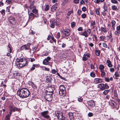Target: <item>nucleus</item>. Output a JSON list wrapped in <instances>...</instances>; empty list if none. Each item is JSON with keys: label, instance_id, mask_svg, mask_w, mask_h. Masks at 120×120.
I'll use <instances>...</instances> for the list:
<instances>
[{"label": "nucleus", "instance_id": "f257e3e1", "mask_svg": "<svg viewBox=\"0 0 120 120\" xmlns=\"http://www.w3.org/2000/svg\"><path fill=\"white\" fill-rule=\"evenodd\" d=\"M30 92L28 89L26 88H23L19 89L17 92V94L22 98H26L30 94Z\"/></svg>", "mask_w": 120, "mask_h": 120}, {"label": "nucleus", "instance_id": "9b49d317", "mask_svg": "<svg viewBox=\"0 0 120 120\" xmlns=\"http://www.w3.org/2000/svg\"><path fill=\"white\" fill-rule=\"evenodd\" d=\"M102 82V79L99 78H95L94 81V83L96 84L101 83Z\"/></svg>", "mask_w": 120, "mask_h": 120}, {"label": "nucleus", "instance_id": "c03bdc74", "mask_svg": "<svg viewBox=\"0 0 120 120\" xmlns=\"http://www.w3.org/2000/svg\"><path fill=\"white\" fill-rule=\"evenodd\" d=\"M35 61V59L34 58H30L29 59V61L31 62H33Z\"/></svg>", "mask_w": 120, "mask_h": 120}, {"label": "nucleus", "instance_id": "b1692460", "mask_svg": "<svg viewBox=\"0 0 120 120\" xmlns=\"http://www.w3.org/2000/svg\"><path fill=\"white\" fill-rule=\"evenodd\" d=\"M99 68L101 71L104 70V67L103 65L101 64L99 66Z\"/></svg>", "mask_w": 120, "mask_h": 120}, {"label": "nucleus", "instance_id": "4468645a", "mask_svg": "<svg viewBox=\"0 0 120 120\" xmlns=\"http://www.w3.org/2000/svg\"><path fill=\"white\" fill-rule=\"evenodd\" d=\"M57 3H56L54 5L52 6L51 8V11L52 12H54L55 11L57 8Z\"/></svg>", "mask_w": 120, "mask_h": 120}, {"label": "nucleus", "instance_id": "bf43d9fd", "mask_svg": "<svg viewBox=\"0 0 120 120\" xmlns=\"http://www.w3.org/2000/svg\"><path fill=\"white\" fill-rule=\"evenodd\" d=\"M112 36V34L111 33H110V34L108 36V38L109 39H110L111 38Z\"/></svg>", "mask_w": 120, "mask_h": 120}, {"label": "nucleus", "instance_id": "423d86ee", "mask_svg": "<svg viewBox=\"0 0 120 120\" xmlns=\"http://www.w3.org/2000/svg\"><path fill=\"white\" fill-rule=\"evenodd\" d=\"M62 32L66 36H68L70 34V31L68 29L63 30Z\"/></svg>", "mask_w": 120, "mask_h": 120}, {"label": "nucleus", "instance_id": "aec40b11", "mask_svg": "<svg viewBox=\"0 0 120 120\" xmlns=\"http://www.w3.org/2000/svg\"><path fill=\"white\" fill-rule=\"evenodd\" d=\"M56 114L57 118L63 115L62 113L60 112H58L57 113H56Z\"/></svg>", "mask_w": 120, "mask_h": 120}, {"label": "nucleus", "instance_id": "49530a36", "mask_svg": "<svg viewBox=\"0 0 120 120\" xmlns=\"http://www.w3.org/2000/svg\"><path fill=\"white\" fill-rule=\"evenodd\" d=\"M87 60V58L86 57L85 55H83L82 58V60L83 61H86Z\"/></svg>", "mask_w": 120, "mask_h": 120}, {"label": "nucleus", "instance_id": "09e8293b", "mask_svg": "<svg viewBox=\"0 0 120 120\" xmlns=\"http://www.w3.org/2000/svg\"><path fill=\"white\" fill-rule=\"evenodd\" d=\"M35 65L34 64L33 65V66L30 68V70L31 71H32L34 70L35 69Z\"/></svg>", "mask_w": 120, "mask_h": 120}, {"label": "nucleus", "instance_id": "ea45409f", "mask_svg": "<svg viewBox=\"0 0 120 120\" xmlns=\"http://www.w3.org/2000/svg\"><path fill=\"white\" fill-rule=\"evenodd\" d=\"M8 51L10 52H11L12 51V50L10 47L8 45Z\"/></svg>", "mask_w": 120, "mask_h": 120}, {"label": "nucleus", "instance_id": "2eb2a0df", "mask_svg": "<svg viewBox=\"0 0 120 120\" xmlns=\"http://www.w3.org/2000/svg\"><path fill=\"white\" fill-rule=\"evenodd\" d=\"M70 120H74V117L73 116V113L70 112L68 114Z\"/></svg>", "mask_w": 120, "mask_h": 120}, {"label": "nucleus", "instance_id": "a18cd8bd", "mask_svg": "<svg viewBox=\"0 0 120 120\" xmlns=\"http://www.w3.org/2000/svg\"><path fill=\"white\" fill-rule=\"evenodd\" d=\"M71 26L72 27H74L75 25V23L74 22H71Z\"/></svg>", "mask_w": 120, "mask_h": 120}, {"label": "nucleus", "instance_id": "dca6fc26", "mask_svg": "<svg viewBox=\"0 0 120 120\" xmlns=\"http://www.w3.org/2000/svg\"><path fill=\"white\" fill-rule=\"evenodd\" d=\"M109 104L112 106H113L114 107H115L116 105V104L115 102L113 101H111L109 102Z\"/></svg>", "mask_w": 120, "mask_h": 120}, {"label": "nucleus", "instance_id": "e2e57ef3", "mask_svg": "<svg viewBox=\"0 0 120 120\" xmlns=\"http://www.w3.org/2000/svg\"><path fill=\"white\" fill-rule=\"evenodd\" d=\"M49 53V52H47L45 54H43L42 56H47L48 55Z\"/></svg>", "mask_w": 120, "mask_h": 120}, {"label": "nucleus", "instance_id": "2f4dec72", "mask_svg": "<svg viewBox=\"0 0 120 120\" xmlns=\"http://www.w3.org/2000/svg\"><path fill=\"white\" fill-rule=\"evenodd\" d=\"M90 75L91 77L93 78H94L95 76V74L94 72H91L90 73Z\"/></svg>", "mask_w": 120, "mask_h": 120}, {"label": "nucleus", "instance_id": "20e7f679", "mask_svg": "<svg viewBox=\"0 0 120 120\" xmlns=\"http://www.w3.org/2000/svg\"><path fill=\"white\" fill-rule=\"evenodd\" d=\"M49 95L48 94H45V99L47 101H50L52 100V96L53 93H51Z\"/></svg>", "mask_w": 120, "mask_h": 120}, {"label": "nucleus", "instance_id": "a19ab883", "mask_svg": "<svg viewBox=\"0 0 120 120\" xmlns=\"http://www.w3.org/2000/svg\"><path fill=\"white\" fill-rule=\"evenodd\" d=\"M111 23L112 24V27H113L116 24V22L115 21L113 20L111 22Z\"/></svg>", "mask_w": 120, "mask_h": 120}, {"label": "nucleus", "instance_id": "7c9ffc66", "mask_svg": "<svg viewBox=\"0 0 120 120\" xmlns=\"http://www.w3.org/2000/svg\"><path fill=\"white\" fill-rule=\"evenodd\" d=\"M10 115H8L6 116L4 120H10Z\"/></svg>", "mask_w": 120, "mask_h": 120}, {"label": "nucleus", "instance_id": "864d4df0", "mask_svg": "<svg viewBox=\"0 0 120 120\" xmlns=\"http://www.w3.org/2000/svg\"><path fill=\"white\" fill-rule=\"evenodd\" d=\"M102 45L105 48H106L107 47V45L104 43H102Z\"/></svg>", "mask_w": 120, "mask_h": 120}, {"label": "nucleus", "instance_id": "ddd939ff", "mask_svg": "<svg viewBox=\"0 0 120 120\" xmlns=\"http://www.w3.org/2000/svg\"><path fill=\"white\" fill-rule=\"evenodd\" d=\"M104 84L103 83H101L98 85L97 86L98 88H100V89L101 90H105Z\"/></svg>", "mask_w": 120, "mask_h": 120}, {"label": "nucleus", "instance_id": "6e6552de", "mask_svg": "<svg viewBox=\"0 0 120 120\" xmlns=\"http://www.w3.org/2000/svg\"><path fill=\"white\" fill-rule=\"evenodd\" d=\"M51 60V58L49 56L47 57L43 61V64L47 65L49 64V61Z\"/></svg>", "mask_w": 120, "mask_h": 120}, {"label": "nucleus", "instance_id": "79ce46f5", "mask_svg": "<svg viewBox=\"0 0 120 120\" xmlns=\"http://www.w3.org/2000/svg\"><path fill=\"white\" fill-rule=\"evenodd\" d=\"M82 11L80 10H78L77 12V14L79 15H80L82 13Z\"/></svg>", "mask_w": 120, "mask_h": 120}, {"label": "nucleus", "instance_id": "4c0bfd02", "mask_svg": "<svg viewBox=\"0 0 120 120\" xmlns=\"http://www.w3.org/2000/svg\"><path fill=\"white\" fill-rule=\"evenodd\" d=\"M49 7L48 5H47L45 9V11H47L49 9Z\"/></svg>", "mask_w": 120, "mask_h": 120}, {"label": "nucleus", "instance_id": "5701e85b", "mask_svg": "<svg viewBox=\"0 0 120 120\" xmlns=\"http://www.w3.org/2000/svg\"><path fill=\"white\" fill-rule=\"evenodd\" d=\"M114 75L115 76V78L116 79H118V77H119V75L118 74V72L117 71L114 74Z\"/></svg>", "mask_w": 120, "mask_h": 120}, {"label": "nucleus", "instance_id": "a211bd4d", "mask_svg": "<svg viewBox=\"0 0 120 120\" xmlns=\"http://www.w3.org/2000/svg\"><path fill=\"white\" fill-rule=\"evenodd\" d=\"M79 34L80 35H82L83 36H84L86 37H87L88 36L87 33L86 31L82 32L81 34H80L79 33Z\"/></svg>", "mask_w": 120, "mask_h": 120}, {"label": "nucleus", "instance_id": "a878e982", "mask_svg": "<svg viewBox=\"0 0 120 120\" xmlns=\"http://www.w3.org/2000/svg\"><path fill=\"white\" fill-rule=\"evenodd\" d=\"M101 51L100 50L96 49L95 50V53L96 55L97 56H99L100 55V53Z\"/></svg>", "mask_w": 120, "mask_h": 120}, {"label": "nucleus", "instance_id": "69168bd1", "mask_svg": "<svg viewBox=\"0 0 120 120\" xmlns=\"http://www.w3.org/2000/svg\"><path fill=\"white\" fill-rule=\"evenodd\" d=\"M1 13L2 15H4L5 14V10H2L1 11Z\"/></svg>", "mask_w": 120, "mask_h": 120}, {"label": "nucleus", "instance_id": "4be33fe9", "mask_svg": "<svg viewBox=\"0 0 120 120\" xmlns=\"http://www.w3.org/2000/svg\"><path fill=\"white\" fill-rule=\"evenodd\" d=\"M101 76L103 78H104L105 76V73L104 72V70L101 71Z\"/></svg>", "mask_w": 120, "mask_h": 120}, {"label": "nucleus", "instance_id": "c85d7f7f", "mask_svg": "<svg viewBox=\"0 0 120 120\" xmlns=\"http://www.w3.org/2000/svg\"><path fill=\"white\" fill-rule=\"evenodd\" d=\"M110 91V90H105L103 92V93L105 95H106L108 94Z\"/></svg>", "mask_w": 120, "mask_h": 120}, {"label": "nucleus", "instance_id": "0e129e2a", "mask_svg": "<svg viewBox=\"0 0 120 120\" xmlns=\"http://www.w3.org/2000/svg\"><path fill=\"white\" fill-rule=\"evenodd\" d=\"M110 70L111 72H113L114 71V69L113 68H110Z\"/></svg>", "mask_w": 120, "mask_h": 120}, {"label": "nucleus", "instance_id": "f03ea898", "mask_svg": "<svg viewBox=\"0 0 120 120\" xmlns=\"http://www.w3.org/2000/svg\"><path fill=\"white\" fill-rule=\"evenodd\" d=\"M17 62L18 63L17 64V66L19 67H22L25 66L26 64L27 61L26 60H23L21 58L19 59Z\"/></svg>", "mask_w": 120, "mask_h": 120}, {"label": "nucleus", "instance_id": "9d476101", "mask_svg": "<svg viewBox=\"0 0 120 120\" xmlns=\"http://www.w3.org/2000/svg\"><path fill=\"white\" fill-rule=\"evenodd\" d=\"M29 2L30 3V9L36 8V7L34 5V0L32 1L31 0H29Z\"/></svg>", "mask_w": 120, "mask_h": 120}, {"label": "nucleus", "instance_id": "680f3d73", "mask_svg": "<svg viewBox=\"0 0 120 120\" xmlns=\"http://www.w3.org/2000/svg\"><path fill=\"white\" fill-rule=\"evenodd\" d=\"M82 10L83 11H85L86 10V7H83L82 8Z\"/></svg>", "mask_w": 120, "mask_h": 120}, {"label": "nucleus", "instance_id": "473e14b6", "mask_svg": "<svg viewBox=\"0 0 120 120\" xmlns=\"http://www.w3.org/2000/svg\"><path fill=\"white\" fill-rule=\"evenodd\" d=\"M95 24L96 22L95 21H92L90 22V26H92L95 25Z\"/></svg>", "mask_w": 120, "mask_h": 120}, {"label": "nucleus", "instance_id": "37998d69", "mask_svg": "<svg viewBox=\"0 0 120 120\" xmlns=\"http://www.w3.org/2000/svg\"><path fill=\"white\" fill-rule=\"evenodd\" d=\"M86 16V15L85 13L81 15V17L82 18H85Z\"/></svg>", "mask_w": 120, "mask_h": 120}, {"label": "nucleus", "instance_id": "1a4fd4ad", "mask_svg": "<svg viewBox=\"0 0 120 120\" xmlns=\"http://www.w3.org/2000/svg\"><path fill=\"white\" fill-rule=\"evenodd\" d=\"M87 103L88 105L92 108L95 106V103L94 101L93 100L88 101L87 102Z\"/></svg>", "mask_w": 120, "mask_h": 120}, {"label": "nucleus", "instance_id": "bb28decb", "mask_svg": "<svg viewBox=\"0 0 120 120\" xmlns=\"http://www.w3.org/2000/svg\"><path fill=\"white\" fill-rule=\"evenodd\" d=\"M101 30L104 33H105L107 32V30L104 27H101L100 28Z\"/></svg>", "mask_w": 120, "mask_h": 120}, {"label": "nucleus", "instance_id": "de8ad7c7", "mask_svg": "<svg viewBox=\"0 0 120 120\" xmlns=\"http://www.w3.org/2000/svg\"><path fill=\"white\" fill-rule=\"evenodd\" d=\"M116 99L119 103L120 102V98L119 99L117 96L115 97Z\"/></svg>", "mask_w": 120, "mask_h": 120}, {"label": "nucleus", "instance_id": "4d7b16f0", "mask_svg": "<svg viewBox=\"0 0 120 120\" xmlns=\"http://www.w3.org/2000/svg\"><path fill=\"white\" fill-rule=\"evenodd\" d=\"M78 100L80 102H82V99L81 98V97L80 98H78Z\"/></svg>", "mask_w": 120, "mask_h": 120}, {"label": "nucleus", "instance_id": "cd10ccee", "mask_svg": "<svg viewBox=\"0 0 120 120\" xmlns=\"http://www.w3.org/2000/svg\"><path fill=\"white\" fill-rule=\"evenodd\" d=\"M65 118L63 115L62 116L58 118V119L59 120H65Z\"/></svg>", "mask_w": 120, "mask_h": 120}, {"label": "nucleus", "instance_id": "338daca9", "mask_svg": "<svg viewBox=\"0 0 120 120\" xmlns=\"http://www.w3.org/2000/svg\"><path fill=\"white\" fill-rule=\"evenodd\" d=\"M90 67L91 69H94V66L93 64H90Z\"/></svg>", "mask_w": 120, "mask_h": 120}, {"label": "nucleus", "instance_id": "c9c22d12", "mask_svg": "<svg viewBox=\"0 0 120 120\" xmlns=\"http://www.w3.org/2000/svg\"><path fill=\"white\" fill-rule=\"evenodd\" d=\"M111 2L114 4H117L118 3V1L116 0H111Z\"/></svg>", "mask_w": 120, "mask_h": 120}, {"label": "nucleus", "instance_id": "39448f33", "mask_svg": "<svg viewBox=\"0 0 120 120\" xmlns=\"http://www.w3.org/2000/svg\"><path fill=\"white\" fill-rule=\"evenodd\" d=\"M50 23L51 24L50 26V27L52 28H53L54 27L55 25L57 26L60 24L59 22L58 23L57 21L56 22L55 21H53L52 22H51Z\"/></svg>", "mask_w": 120, "mask_h": 120}, {"label": "nucleus", "instance_id": "f704fd0d", "mask_svg": "<svg viewBox=\"0 0 120 120\" xmlns=\"http://www.w3.org/2000/svg\"><path fill=\"white\" fill-rule=\"evenodd\" d=\"M99 38H100V40L101 41H103L104 40H105V37L104 36H100L99 37Z\"/></svg>", "mask_w": 120, "mask_h": 120}, {"label": "nucleus", "instance_id": "7ed1b4c3", "mask_svg": "<svg viewBox=\"0 0 120 120\" xmlns=\"http://www.w3.org/2000/svg\"><path fill=\"white\" fill-rule=\"evenodd\" d=\"M59 94L60 95L63 97L66 95V92L65 87L64 85H61L60 86Z\"/></svg>", "mask_w": 120, "mask_h": 120}, {"label": "nucleus", "instance_id": "72a5a7b5", "mask_svg": "<svg viewBox=\"0 0 120 120\" xmlns=\"http://www.w3.org/2000/svg\"><path fill=\"white\" fill-rule=\"evenodd\" d=\"M32 10V11L34 13L36 14L38 12V10L36 9V8H34Z\"/></svg>", "mask_w": 120, "mask_h": 120}, {"label": "nucleus", "instance_id": "603ef678", "mask_svg": "<svg viewBox=\"0 0 120 120\" xmlns=\"http://www.w3.org/2000/svg\"><path fill=\"white\" fill-rule=\"evenodd\" d=\"M93 114L92 113L89 112L88 114V116L89 117H91L93 116Z\"/></svg>", "mask_w": 120, "mask_h": 120}, {"label": "nucleus", "instance_id": "0eeeda50", "mask_svg": "<svg viewBox=\"0 0 120 120\" xmlns=\"http://www.w3.org/2000/svg\"><path fill=\"white\" fill-rule=\"evenodd\" d=\"M48 111H45L41 113V115L44 118L48 119L49 118V117L48 115Z\"/></svg>", "mask_w": 120, "mask_h": 120}, {"label": "nucleus", "instance_id": "6e6d98bb", "mask_svg": "<svg viewBox=\"0 0 120 120\" xmlns=\"http://www.w3.org/2000/svg\"><path fill=\"white\" fill-rule=\"evenodd\" d=\"M79 0H74V2L75 4H78L79 3Z\"/></svg>", "mask_w": 120, "mask_h": 120}, {"label": "nucleus", "instance_id": "f3484780", "mask_svg": "<svg viewBox=\"0 0 120 120\" xmlns=\"http://www.w3.org/2000/svg\"><path fill=\"white\" fill-rule=\"evenodd\" d=\"M29 49V47H27L26 45L22 46L21 48V50H26Z\"/></svg>", "mask_w": 120, "mask_h": 120}, {"label": "nucleus", "instance_id": "393cba45", "mask_svg": "<svg viewBox=\"0 0 120 120\" xmlns=\"http://www.w3.org/2000/svg\"><path fill=\"white\" fill-rule=\"evenodd\" d=\"M100 10V8H98L95 10V11L96 14L98 15H100L99 11Z\"/></svg>", "mask_w": 120, "mask_h": 120}, {"label": "nucleus", "instance_id": "3c124183", "mask_svg": "<svg viewBox=\"0 0 120 120\" xmlns=\"http://www.w3.org/2000/svg\"><path fill=\"white\" fill-rule=\"evenodd\" d=\"M104 88L105 89V88L106 89H107L109 88V86L107 85V84H104Z\"/></svg>", "mask_w": 120, "mask_h": 120}, {"label": "nucleus", "instance_id": "774afa93", "mask_svg": "<svg viewBox=\"0 0 120 120\" xmlns=\"http://www.w3.org/2000/svg\"><path fill=\"white\" fill-rule=\"evenodd\" d=\"M57 38H59L60 36V34L59 32H58L57 34Z\"/></svg>", "mask_w": 120, "mask_h": 120}, {"label": "nucleus", "instance_id": "412c9836", "mask_svg": "<svg viewBox=\"0 0 120 120\" xmlns=\"http://www.w3.org/2000/svg\"><path fill=\"white\" fill-rule=\"evenodd\" d=\"M9 21L10 23H12L15 21L14 18L12 16H10L9 18Z\"/></svg>", "mask_w": 120, "mask_h": 120}, {"label": "nucleus", "instance_id": "e433bc0d", "mask_svg": "<svg viewBox=\"0 0 120 120\" xmlns=\"http://www.w3.org/2000/svg\"><path fill=\"white\" fill-rule=\"evenodd\" d=\"M9 109L10 111L15 112L14 108L12 106H10L9 107Z\"/></svg>", "mask_w": 120, "mask_h": 120}, {"label": "nucleus", "instance_id": "f8f14e48", "mask_svg": "<svg viewBox=\"0 0 120 120\" xmlns=\"http://www.w3.org/2000/svg\"><path fill=\"white\" fill-rule=\"evenodd\" d=\"M46 89V91L50 92L51 93H53V91L54 90V88L52 87L48 86Z\"/></svg>", "mask_w": 120, "mask_h": 120}, {"label": "nucleus", "instance_id": "8fccbe9b", "mask_svg": "<svg viewBox=\"0 0 120 120\" xmlns=\"http://www.w3.org/2000/svg\"><path fill=\"white\" fill-rule=\"evenodd\" d=\"M73 12V10H71L70 11H69L67 13V15L68 16H70L71 13Z\"/></svg>", "mask_w": 120, "mask_h": 120}, {"label": "nucleus", "instance_id": "6ab92c4d", "mask_svg": "<svg viewBox=\"0 0 120 120\" xmlns=\"http://www.w3.org/2000/svg\"><path fill=\"white\" fill-rule=\"evenodd\" d=\"M106 62L108 64V66L109 67H111L112 66V62L110 60H107Z\"/></svg>", "mask_w": 120, "mask_h": 120}, {"label": "nucleus", "instance_id": "58836bf2", "mask_svg": "<svg viewBox=\"0 0 120 120\" xmlns=\"http://www.w3.org/2000/svg\"><path fill=\"white\" fill-rule=\"evenodd\" d=\"M107 9L105 10H105H103L102 12V14L103 16H105L106 14V13L105 11H106Z\"/></svg>", "mask_w": 120, "mask_h": 120}, {"label": "nucleus", "instance_id": "052dcab7", "mask_svg": "<svg viewBox=\"0 0 120 120\" xmlns=\"http://www.w3.org/2000/svg\"><path fill=\"white\" fill-rule=\"evenodd\" d=\"M6 2L8 3V4H11V0H6Z\"/></svg>", "mask_w": 120, "mask_h": 120}, {"label": "nucleus", "instance_id": "5fc2aeb1", "mask_svg": "<svg viewBox=\"0 0 120 120\" xmlns=\"http://www.w3.org/2000/svg\"><path fill=\"white\" fill-rule=\"evenodd\" d=\"M78 30L79 31H82L83 30L82 27H80L78 29Z\"/></svg>", "mask_w": 120, "mask_h": 120}, {"label": "nucleus", "instance_id": "c756f323", "mask_svg": "<svg viewBox=\"0 0 120 120\" xmlns=\"http://www.w3.org/2000/svg\"><path fill=\"white\" fill-rule=\"evenodd\" d=\"M111 8L112 9L113 11H116L117 9V7L115 5H112Z\"/></svg>", "mask_w": 120, "mask_h": 120}, {"label": "nucleus", "instance_id": "13d9d810", "mask_svg": "<svg viewBox=\"0 0 120 120\" xmlns=\"http://www.w3.org/2000/svg\"><path fill=\"white\" fill-rule=\"evenodd\" d=\"M56 72V71L55 69H52V73L53 74H55Z\"/></svg>", "mask_w": 120, "mask_h": 120}]
</instances>
